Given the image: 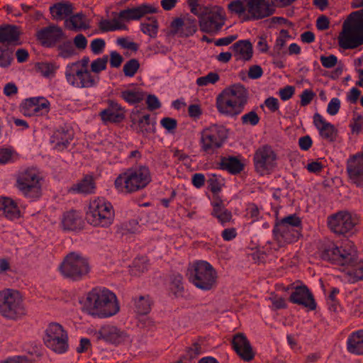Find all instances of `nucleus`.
<instances>
[{
    "label": "nucleus",
    "mask_w": 363,
    "mask_h": 363,
    "mask_svg": "<svg viewBox=\"0 0 363 363\" xmlns=\"http://www.w3.org/2000/svg\"><path fill=\"white\" fill-rule=\"evenodd\" d=\"M119 309L116 294L106 288H94L86 294L83 305L86 313L100 318L114 315Z\"/></svg>",
    "instance_id": "nucleus-1"
},
{
    "label": "nucleus",
    "mask_w": 363,
    "mask_h": 363,
    "mask_svg": "<svg viewBox=\"0 0 363 363\" xmlns=\"http://www.w3.org/2000/svg\"><path fill=\"white\" fill-rule=\"evenodd\" d=\"M247 99L248 93L245 86L240 84H234L218 95L216 108L220 113L234 117L243 111Z\"/></svg>",
    "instance_id": "nucleus-2"
},
{
    "label": "nucleus",
    "mask_w": 363,
    "mask_h": 363,
    "mask_svg": "<svg viewBox=\"0 0 363 363\" xmlns=\"http://www.w3.org/2000/svg\"><path fill=\"white\" fill-rule=\"evenodd\" d=\"M337 40L339 46L345 50L363 45V9L353 11L347 16Z\"/></svg>",
    "instance_id": "nucleus-3"
},
{
    "label": "nucleus",
    "mask_w": 363,
    "mask_h": 363,
    "mask_svg": "<svg viewBox=\"0 0 363 363\" xmlns=\"http://www.w3.org/2000/svg\"><path fill=\"white\" fill-rule=\"evenodd\" d=\"M151 182V176L147 167L129 169L120 174L115 180L116 188L125 193H132L144 189Z\"/></svg>",
    "instance_id": "nucleus-4"
},
{
    "label": "nucleus",
    "mask_w": 363,
    "mask_h": 363,
    "mask_svg": "<svg viewBox=\"0 0 363 363\" xmlns=\"http://www.w3.org/2000/svg\"><path fill=\"white\" fill-rule=\"evenodd\" d=\"M189 279L198 289L210 291L217 286L218 274L206 261H197L189 269Z\"/></svg>",
    "instance_id": "nucleus-5"
},
{
    "label": "nucleus",
    "mask_w": 363,
    "mask_h": 363,
    "mask_svg": "<svg viewBox=\"0 0 363 363\" xmlns=\"http://www.w3.org/2000/svg\"><path fill=\"white\" fill-rule=\"evenodd\" d=\"M320 257L323 260L345 267V264L352 263L356 259V249L351 242L338 247L334 242L328 241L321 246Z\"/></svg>",
    "instance_id": "nucleus-6"
},
{
    "label": "nucleus",
    "mask_w": 363,
    "mask_h": 363,
    "mask_svg": "<svg viewBox=\"0 0 363 363\" xmlns=\"http://www.w3.org/2000/svg\"><path fill=\"white\" fill-rule=\"evenodd\" d=\"M114 211L111 203L103 198L93 200L86 213L87 222L95 227L108 228L113 222Z\"/></svg>",
    "instance_id": "nucleus-7"
},
{
    "label": "nucleus",
    "mask_w": 363,
    "mask_h": 363,
    "mask_svg": "<svg viewBox=\"0 0 363 363\" xmlns=\"http://www.w3.org/2000/svg\"><path fill=\"white\" fill-rule=\"evenodd\" d=\"M200 30L207 33H218L225 24V13L220 6H203L198 10Z\"/></svg>",
    "instance_id": "nucleus-8"
},
{
    "label": "nucleus",
    "mask_w": 363,
    "mask_h": 363,
    "mask_svg": "<svg viewBox=\"0 0 363 363\" xmlns=\"http://www.w3.org/2000/svg\"><path fill=\"white\" fill-rule=\"evenodd\" d=\"M59 269L64 277L79 280L89 273L90 268L85 257L77 253L70 252L64 258Z\"/></svg>",
    "instance_id": "nucleus-9"
},
{
    "label": "nucleus",
    "mask_w": 363,
    "mask_h": 363,
    "mask_svg": "<svg viewBox=\"0 0 363 363\" xmlns=\"http://www.w3.org/2000/svg\"><path fill=\"white\" fill-rule=\"evenodd\" d=\"M43 342L45 346L57 354L68 350V333L63 326L57 323H50L45 330Z\"/></svg>",
    "instance_id": "nucleus-10"
},
{
    "label": "nucleus",
    "mask_w": 363,
    "mask_h": 363,
    "mask_svg": "<svg viewBox=\"0 0 363 363\" xmlns=\"http://www.w3.org/2000/svg\"><path fill=\"white\" fill-rule=\"evenodd\" d=\"M43 178L35 169H28L17 179V187L23 194L30 199H37L42 194Z\"/></svg>",
    "instance_id": "nucleus-11"
},
{
    "label": "nucleus",
    "mask_w": 363,
    "mask_h": 363,
    "mask_svg": "<svg viewBox=\"0 0 363 363\" xmlns=\"http://www.w3.org/2000/svg\"><path fill=\"white\" fill-rule=\"evenodd\" d=\"M25 313L19 293L10 289L0 291V314L9 319H16Z\"/></svg>",
    "instance_id": "nucleus-12"
},
{
    "label": "nucleus",
    "mask_w": 363,
    "mask_h": 363,
    "mask_svg": "<svg viewBox=\"0 0 363 363\" xmlns=\"http://www.w3.org/2000/svg\"><path fill=\"white\" fill-rule=\"evenodd\" d=\"M228 138V130L223 125H213L201 132V150L207 154H213L220 148Z\"/></svg>",
    "instance_id": "nucleus-13"
},
{
    "label": "nucleus",
    "mask_w": 363,
    "mask_h": 363,
    "mask_svg": "<svg viewBox=\"0 0 363 363\" xmlns=\"http://www.w3.org/2000/svg\"><path fill=\"white\" fill-rule=\"evenodd\" d=\"M358 220L347 211H339L328 218V225L334 233L345 235L351 231Z\"/></svg>",
    "instance_id": "nucleus-14"
},
{
    "label": "nucleus",
    "mask_w": 363,
    "mask_h": 363,
    "mask_svg": "<svg viewBox=\"0 0 363 363\" xmlns=\"http://www.w3.org/2000/svg\"><path fill=\"white\" fill-rule=\"evenodd\" d=\"M277 155L272 146L264 145L254 155V164L257 172L263 173L272 170L277 164Z\"/></svg>",
    "instance_id": "nucleus-15"
},
{
    "label": "nucleus",
    "mask_w": 363,
    "mask_h": 363,
    "mask_svg": "<svg viewBox=\"0 0 363 363\" xmlns=\"http://www.w3.org/2000/svg\"><path fill=\"white\" fill-rule=\"evenodd\" d=\"M35 37L43 46L53 48L65 39L66 35L62 28L57 25L51 24L38 30Z\"/></svg>",
    "instance_id": "nucleus-16"
},
{
    "label": "nucleus",
    "mask_w": 363,
    "mask_h": 363,
    "mask_svg": "<svg viewBox=\"0 0 363 363\" xmlns=\"http://www.w3.org/2000/svg\"><path fill=\"white\" fill-rule=\"evenodd\" d=\"M196 30V20L189 15H186L182 18H176L170 24L171 33L181 38H187L193 35Z\"/></svg>",
    "instance_id": "nucleus-17"
},
{
    "label": "nucleus",
    "mask_w": 363,
    "mask_h": 363,
    "mask_svg": "<svg viewBox=\"0 0 363 363\" xmlns=\"http://www.w3.org/2000/svg\"><path fill=\"white\" fill-rule=\"evenodd\" d=\"M347 172L352 184L363 186V153L350 157L347 161Z\"/></svg>",
    "instance_id": "nucleus-18"
},
{
    "label": "nucleus",
    "mask_w": 363,
    "mask_h": 363,
    "mask_svg": "<svg viewBox=\"0 0 363 363\" xmlns=\"http://www.w3.org/2000/svg\"><path fill=\"white\" fill-rule=\"evenodd\" d=\"M95 336L98 340H103L105 342L116 345L128 340V335L124 330L112 325H105L101 327L95 333Z\"/></svg>",
    "instance_id": "nucleus-19"
},
{
    "label": "nucleus",
    "mask_w": 363,
    "mask_h": 363,
    "mask_svg": "<svg viewBox=\"0 0 363 363\" xmlns=\"http://www.w3.org/2000/svg\"><path fill=\"white\" fill-rule=\"evenodd\" d=\"M232 347L240 359L245 362L252 361L255 356L250 341L243 333H239L233 336Z\"/></svg>",
    "instance_id": "nucleus-20"
},
{
    "label": "nucleus",
    "mask_w": 363,
    "mask_h": 363,
    "mask_svg": "<svg viewBox=\"0 0 363 363\" xmlns=\"http://www.w3.org/2000/svg\"><path fill=\"white\" fill-rule=\"evenodd\" d=\"M301 230L275 223L273 234L279 247L295 242L301 235Z\"/></svg>",
    "instance_id": "nucleus-21"
},
{
    "label": "nucleus",
    "mask_w": 363,
    "mask_h": 363,
    "mask_svg": "<svg viewBox=\"0 0 363 363\" xmlns=\"http://www.w3.org/2000/svg\"><path fill=\"white\" fill-rule=\"evenodd\" d=\"M245 1L247 2V11L252 19H262L272 15L274 12L268 0Z\"/></svg>",
    "instance_id": "nucleus-22"
},
{
    "label": "nucleus",
    "mask_w": 363,
    "mask_h": 363,
    "mask_svg": "<svg viewBox=\"0 0 363 363\" xmlns=\"http://www.w3.org/2000/svg\"><path fill=\"white\" fill-rule=\"evenodd\" d=\"M289 301L294 303L308 308L311 311L316 308V303L313 296L306 286L296 287L290 295Z\"/></svg>",
    "instance_id": "nucleus-23"
},
{
    "label": "nucleus",
    "mask_w": 363,
    "mask_h": 363,
    "mask_svg": "<svg viewBox=\"0 0 363 363\" xmlns=\"http://www.w3.org/2000/svg\"><path fill=\"white\" fill-rule=\"evenodd\" d=\"M157 9L150 4H143L137 7L122 10L118 13V18L121 20L130 21L139 20L146 14L155 13Z\"/></svg>",
    "instance_id": "nucleus-24"
},
{
    "label": "nucleus",
    "mask_w": 363,
    "mask_h": 363,
    "mask_svg": "<svg viewBox=\"0 0 363 363\" xmlns=\"http://www.w3.org/2000/svg\"><path fill=\"white\" fill-rule=\"evenodd\" d=\"M108 107L100 112L101 120L106 123H120L125 118V109L113 100L107 101Z\"/></svg>",
    "instance_id": "nucleus-25"
},
{
    "label": "nucleus",
    "mask_w": 363,
    "mask_h": 363,
    "mask_svg": "<svg viewBox=\"0 0 363 363\" xmlns=\"http://www.w3.org/2000/svg\"><path fill=\"white\" fill-rule=\"evenodd\" d=\"M313 123L323 139L329 142L335 140L337 130L333 124L327 122L320 114L318 113L314 114Z\"/></svg>",
    "instance_id": "nucleus-26"
},
{
    "label": "nucleus",
    "mask_w": 363,
    "mask_h": 363,
    "mask_svg": "<svg viewBox=\"0 0 363 363\" xmlns=\"http://www.w3.org/2000/svg\"><path fill=\"white\" fill-rule=\"evenodd\" d=\"M342 269L345 272L347 281L354 283L363 279V260L358 261L357 252H356V259L352 263L345 264Z\"/></svg>",
    "instance_id": "nucleus-27"
},
{
    "label": "nucleus",
    "mask_w": 363,
    "mask_h": 363,
    "mask_svg": "<svg viewBox=\"0 0 363 363\" xmlns=\"http://www.w3.org/2000/svg\"><path fill=\"white\" fill-rule=\"evenodd\" d=\"M21 32L16 26H0V43L19 45Z\"/></svg>",
    "instance_id": "nucleus-28"
},
{
    "label": "nucleus",
    "mask_w": 363,
    "mask_h": 363,
    "mask_svg": "<svg viewBox=\"0 0 363 363\" xmlns=\"http://www.w3.org/2000/svg\"><path fill=\"white\" fill-rule=\"evenodd\" d=\"M50 102L43 97L26 99L23 108L36 114H45L49 111Z\"/></svg>",
    "instance_id": "nucleus-29"
},
{
    "label": "nucleus",
    "mask_w": 363,
    "mask_h": 363,
    "mask_svg": "<svg viewBox=\"0 0 363 363\" xmlns=\"http://www.w3.org/2000/svg\"><path fill=\"white\" fill-rule=\"evenodd\" d=\"M72 139V130L62 128L54 133L52 137V143L55 144L54 148L55 150L62 151L68 147Z\"/></svg>",
    "instance_id": "nucleus-30"
},
{
    "label": "nucleus",
    "mask_w": 363,
    "mask_h": 363,
    "mask_svg": "<svg viewBox=\"0 0 363 363\" xmlns=\"http://www.w3.org/2000/svg\"><path fill=\"white\" fill-rule=\"evenodd\" d=\"M347 351L352 354H363V330L352 333L347 341Z\"/></svg>",
    "instance_id": "nucleus-31"
},
{
    "label": "nucleus",
    "mask_w": 363,
    "mask_h": 363,
    "mask_svg": "<svg viewBox=\"0 0 363 363\" xmlns=\"http://www.w3.org/2000/svg\"><path fill=\"white\" fill-rule=\"evenodd\" d=\"M218 168L230 174H236L242 171L243 164L236 157H221Z\"/></svg>",
    "instance_id": "nucleus-32"
},
{
    "label": "nucleus",
    "mask_w": 363,
    "mask_h": 363,
    "mask_svg": "<svg viewBox=\"0 0 363 363\" xmlns=\"http://www.w3.org/2000/svg\"><path fill=\"white\" fill-rule=\"evenodd\" d=\"M73 9L72 4L69 1L58 2L50 7V12L54 19L62 20L72 13Z\"/></svg>",
    "instance_id": "nucleus-33"
},
{
    "label": "nucleus",
    "mask_w": 363,
    "mask_h": 363,
    "mask_svg": "<svg viewBox=\"0 0 363 363\" xmlns=\"http://www.w3.org/2000/svg\"><path fill=\"white\" fill-rule=\"evenodd\" d=\"M232 48L235 52V56L239 55L240 59L245 61L251 60L253 54L252 45L248 40H238L234 43Z\"/></svg>",
    "instance_id": "nucleus-34"
},
{
    "label": "nucleus",
    "mask_w": 363,
    "mask_h": 363,
    "mask_svg": "<svg viewBox=\"0 0 363 363\" xmlns=\"http://www.w3.org/2000/svg\"><path fill=\"white\" fill-rule=\"evenodd\" d=\"M0 210L9 220H14L20 217V210L16 203L9 198H0Z\"/></svg>",
    "instance_id": "nucleus-35"
},
{
    "label": "nucleus",
    "mask_w": 363,
    "mask_h": 363,
    "mask_svg": "<svg viewBox=\"0 0 363 363\" xmlns=\"http://www.w3.org/2000/svg\"><path fill=\"white\" fill-rule=\"evenodd\" d=\"M95 189V184L92 176L86 175L83 179L73 184L69 191L78 194H91Z\"/></svg>",
    "instance_id": "nucleus-36"
},
{
    "label": "nucleus",
    "mask_w": 363,
    "mask_h": 363,
    "mask_svg": "<svg viewBox=\"0 0 363 363\" xmlns=\"http://www.w3.org/2000/svg\"><path fill=\"white\" fill-rule=\"evenodd\" d=\"M62 224L64 230H77L82 228L81 218L73 211L64 214Z\"/></svg>",
    "instance_id": "nucleus-37"
},
{
    "label": "nucleus",
    "mask_w": 363,
    "mask_h": 363,
    "mask_svg": "<svg viewBox=\"0 0 363 363\" xmlns=\"http://www.w3.org/2000/svg\"><path fill=\"white\" fill-rule=\"evenodd\" d=\"M99 78L94 77L91 74V72L88 69L84 70V73L79 79L72 85L77 88H91L96 85L99 82Z\"/></svg>",
    "instance_id": "nucleus-38"
},
{
    "label": "nucleus",
    "mask_w": 363,
    "mask_h": 363,
    "mask_svg": "<svg viewBox=\"0 0 363 363\" xmlns=\"http://www.w3.org/2000/svg\"><path fill=\"white\" fill-rule=\"evenodd\" d=\"M57 50V57L67 59L77 54L73 43L69 40L61 41L56 45Z\"/></svg>",
    "instance_id": "nucleus-39"
},
{
    "label": "nucleus",
    "mask_w": 363,
    "mask_h": 363,
    "mask_svg": "<svg viewBox=\"0 0 363 363\" xmlns=\"http://www.w3.org/2000/svg\"><path fill=\"white\" fill-rule=\"evenodd\" d=\"M212 215L217 218L222 224L229 222L232 218L231 212L223 206L222 201L213 203Z\"/></svg>",
    "instance_id": "nucleus-40"
},
{
    "label": "nucleus",
    "mask_w": 363,
    "mask_h": 363,
    "mask_svg": "<svg viewBox=\"0 0 363 363\" xmlns=\"http://www.w3.org/2000/svg\"><path fill=\"white\" fill-rule=\"evenodd\" d=\"M77 65V63H69L65 68V74L66 80L72 86L77 81V79H79L84 73V70H85L84 69L79 68Z\"/></svg>",
    "instance_id": "nucleus-41"
},
{
    "label": "nucleus",
    "mask_w": 363,
    "mask_h": 363,
    "mask_svg": "<svg viewBox=\"0 0 363 363\" xmlns=\"http://www.w3.org/2000/svg\"><path fill=\"white\" fill-rule=\"evenodd\" d=\"M121 97L128 104H135L144 100L145 93L139 89L125 90L121 91Z\"/></svg>",
    "instance_id": "nucleus-42"
},
{
    "label": "nucleus",
    "mask_w": 363,
    "mask_h": 363,
    "mask_svg": "<svg viewBox=\"0 0 363 363\" xmlns=\"http://www.w3.org/2000/svg\"><path fill=\"white\" fill-rule=\"evenodd\" d=\"M152 301L148 295L140 296L138 299H135V311L138 314L146 315L151 310Z\"/></svg>",
    "instance_id": "nucleus-43"
},
{
    "label": "nucleus",
    "mask_w": 363,
    "mask_h": 363,
    "mask_svg": "<svg viewBox=\"0 0 363 363\" xmlns=\"http://www.w3.org/2000/svg\"><path fill=\"white\" fill-rule=\"evenodd\" d=\"M147 19L150 21L149 23H142L140 24L141 30L144 34L151 38H155L159 28L158 21L155 17H150Z\"/></svg>",
    "instance_id": "nucleus-44"
},
{
    "label": "nucleus",
    "mask_w": 363,
    "mask_h": 363,
    "mask_svg": "<svg viewBox=\"0 0 363 363\" xmlns=\"http://www.w3.org/2000/svg\"><path fill=\"white\" fill-rule=\"evenodd\" d=\"M99 27L102 32L113 31L116 30H127V26L116 19L113 21L102 20L99 22Z\"/></svg>",
    "instance_id": "nucleus-45"
},
{
    "label": "nucleus",
    "mask_w": 363,
    "mask_h": 363,
    "mask_svg": "<svg viewBox=\"0 0 363 363\" xmlns=\"http://www.w3.org/2000/svg\"><path fill=\"white\" fill-rule=\"evenodd\" d=\"M150 114H145L142 118H138V121H131L133 125H136V130L138 133L147 134L152 131V128L150 125Z\"/></svg>",
    "instance_id": "nucleus-46"
},
{
    "label": "nucleus",
    "mask_w": 363,
    "mask_h": 363,
    "mask_svg": "<svg viewBox=\"0 0 363 363\" xmlns=\"http://www.w3.org/2000/svg\"><path fill=\"white\" fill-rule=\"evenodd\" d=\"M13 61V51L6 46L0 45V67L7 68Z\"/></svg>",
    "instance_id": "nucleus-47"
},
{
    "label": "nucleus",
    "mask_w": 363,
    "mask_h": 363,
    "mask_svg": "<svg viewBox=\"0 0 363 363\" xmlns=\"http://www.w3.org/2000/svg\"><path fill=\"white\" fill-rule=\"evenodd\" d=\"M201 353V345L196 342L186 349L185 354L183 355L181 359L189 363L192 359L197 358Z\"/></svg>",
    "instance_id": "nucleus-48"
},
{
    "label": "nucleus",
    "mask_w": 363,
    "mask_h": 363,
    "mask_svg": "<svg viewBox=\"0 0 363 363\" xmlns=\"http://www.w3.org/2000/svg\"><path fill=\"white\" fill-rule=\"evenodd\" d=\"M183 277L179 274H173L170 278V289L176 296H180L184 291Z\"/></svg>",
    "instance_id": "nucleus-49"
},
{
    "label": "nucleus",
    "mask_w": 363,
    "mask_h": 363,
    "mask_svg": "<svg viewBox=\"0 0 363 363\" xmlns=\"http://www.w3.org/2000/svg\"><path fill=\"white\" fill-rule=\"evenodd\" d=\"M276 223L289 225L290 228H294L296 229H301V220L297 216L296 214L289 215L281 219L279 221H277Z\"/></svg>",
    "instance_id": "nucleus-50"
},
{
    "label": "nucleus",
    "mask_w": 363,
    "mask_h": 363,
    "mask_svg": "<svg viewBox=\"0 0 363 363\" xmlns=\"http://www.w3.org/2000/svg\"><path fill=\"white\" fill-rule=\"evenodd\" d=\"M108 61V55H104L102 57L96 59L91 63L90 72L99 74L101 71L105 70L106 69Z\"/></svg>",
    "instance_id": "nucleus-51"
},
{
    "label": "nucleus",
    "mask_w": 363,
    "mask_h": 363,
    "mask_svg": "<svg viewBox=\"0 0 363 363\" xmlns=\"http://www.w3.org/2000/svg\"><path fill=\"white\" fill-rule=\"evenodd\" d=\"M139 67L140 63L138 60L136 59H131L123 65V70L125 76L131 77L135 74Z\"/></svg>",
    "instance_id": "nucleus-52"
},
{
    "label": "nucleus",
    "mask_w": 363,
    "mask_h": 363,
    "mask_svg": "<svg viewBox=\"0 0 363 363\" xmlns=\"http://www.w3.org/2000/svg\"><path fill=\"white\" fill-rule=\"evenodd\" d=\"M228 9L232 13L241 15L247 11V4L245 5L242 0H233L228 4Z\"/></svg>",
    "instance_id": "nucleus-53"
},
{
    "label": "nucleus",
    "mask_w": 363,
    "mask_h": 363,
    "mask_svg": "<svg viewBox=\"0 0 363 363\" xmlns=\"http://www.w3.org/2000/svg\"><path fill=\"white\" fill-rule=\"evenodd\" d=\"M219 75L216 72H210L204 77H199L196 84L199 86H206L208 84H215L219 80Z\"/></svg>",
    "instance_id": "nucleus-54"
},
{
    "label": "nucleus",
    "mask_w": 363,
    "mask_h": 363,
    "mask_svg": "<svg viewBox=\"0 0 363 363\" xmlns=\"http://www.w3.org/2000/svg\"><path fill=\"white\" fill-rule=\"evenodd\" d=\"M259 117L255 111H251L241 117V122L243 125H251L255 126L259 122Z\"/></svg>",
    "instance_id": "nucleus-55"
},
{
    "label": "nucleus",
    "mask_w": 363,
    "mask_h": 363,
    "mask_svg": "<svg viewBox=\"0 0 363 363\" xmlns=\"http://www.w3.org/2000/svg\"><path fill=\"white\" fill-rule=\"evenodd\" d=\"M208 189L213 194H217L221 190V184L216 174H211L207 180Z\"/></svg>",
    "instance_id": "nucleus-56"
},
{
    "label": "nucleus",
    "mask_w": 363,
    "mask_h": 363,
    "mask_svg": "<svg viewBox=\"0 0 363 363\" xmlns=\"http://www.w3.org/2000/svg\"><path fill=\"white\" fill-rule=\"evenodd\" d=\"M105 45L106 43L104 40L101 38H96L91 42L90 48L94 54L99 55L104 50Z\"/></svg>",
    "instance_id": "nucleus-57"
},
{
    "label": "nucleus",
    "mask_w": 363,
    "mask_h": 363,
    "mask_svg": "<svg viewBox=\"0 0 363 363\" xmlns=\"http://www.w3.org/2000/svg\"><path fill=\"white\" fill-rule=\"evenodd\" d=\"M350 127L353 133L359 134L363 130V117L360 115L354 116Z\"/></svg>",
    "instance_id": "nucleus-58"
},
{
    "label": "nucleus",
    "mask_w": 363,
    "mask_h": 363,
    "mask_svg": "<svg viewBox=\"0 0 363 363\" xmlns=\"http://www.w3.org/2000/svg\"><path fill=\"white\" fill-rule=\"evenodd\" d=\"M320 61L324 67L330 69L337 65V58L334 55H330L329 56L322 55L320 57Z\"/></svg>",
    "instance_id": "nucleus-59"
},
{
    "label": "nucleus",
    "mask_w": 363,
    "mask_h": 363,
    "mask_svg": "<svg viewBox=\"0 0 363 363\" xmlns=\"http://www.w3.org/2000/svg\"><path fill=\"white\" fill-rule=\"evenodd\" d=\"M315 96V93L311 89H305L301 93V106H306L311 104L314 97Z\"/></svg>",
    "instance_id": "nucleus-60"
},
{
    "label": "nucleus",
    "mask_w": 363,
    "mask_h": 363,
    "mask_svg": "<svg viewBox=\"0 0 363 363\" xmlns=\"http://www.w3.org/2000/svg\"><path fill=\"white\" fill-rule=\"evenodd\" d=\"M84 16L79 13L75 15H72L69 17V22L72 26V28L74 29H80L84 28V24L83 22V18Z\"/></svg>",
    "instance_id": "nucleus-61"
},
{
    "label": "nucleus",
    "mask_w": 363,
    "mask_h": 363,
    "mask_svg": "<svg viewBox=\"0 0 363 363\" xmlns=\"http://www.w3.org/2000/svg\"><path fill=\"white\" fill-rule=\"evenodd\" d=\"M56 67L51 63H42L39 66V70L41 74L46 77L53 76L55 72Z\"/></svg>",
    "instance_id": "nucleus-62"
},
{
    "label": "nucleus",
    "mask_w": 363,
    "mask_h": 363,
    "mask_svg": "<svg viewBox=\"0 0 363 363\" xmlns=\"http://www.w3.org/2000/svg\"><path fill=\"white\" fill-rule=\"evenodd\" d=\"M340 108V101L338 98H333L327 107V112L330 116L336 115Z\"/></svg>",
    "instance_id": "nucleus-63"
},
{
    "label": "nucleus",
    "mask_w": 363,
    "mask_h": 363,
    "mask_svg": "<svg viewBox=\"0 0 363 363\" xmlns=\"http://www.w3.org/2000/svg\"><path fill=\"white\" fill-rule=\"evenodd\" d=\"M146 104L150 111H154L161 107V103L155 95L149 94L147 97Z\"/></svg>",
    "instance_id": "nucleus-64"
}]
</instances>
